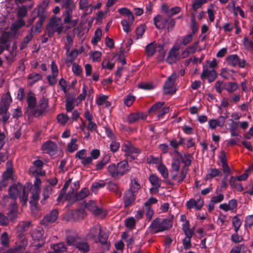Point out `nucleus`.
<instances>
[{"instance_id": "nucleus-1", "label": "nucleus", "mask_w": 253, "mask_h": 253, "mask_svg": "<svg viewBox=\"0 0 253 253\" xmlns=\"http://www.w3.org/2000/svg\"><path fill=\"white\" fill-rule=\"evenodd\" d=\"M107 171L112 177L117 179L126 174L130 171L127 161H121L117 164H111L107 167Z\"/></svg>"}, {"instance_id": "nucleus-2", "label": "nucleus", "mask_w": 253, "mask_h": 253, "mask_svg": "<svg viewBox=\"0 0 253 253\" xmlns=\"http://www.w3.org/2000/svg\"><path fill=\"white\" fill-rule=\"evenodd\" d=\"M107 171L112 177L117 179L126 174L130 171L127 161H121L117 164H111L107 167Z\"/></svg>"}, {"instance_id": "nucleus-3", "label": "nucleus", "mask_w": 253, "mask_h": 253, "mask_svg": "<svg viewBox=\"0 0 253 253\" xmlns=\"http://www.w3.org/2000/svg\"><path fill=\"white\" fill-rule=\"evenodd\" d=\"M122 150L126 153L127 160L130 161L135 159L137 155L140 153V150L133 146L129 142H126L122 145Z\"/></svg>"}, {"instance_id": "nucleus-4", "label": "nucleus", "mask_w": 253, "mask_h": 253, "mask_svg": "<svg viewBox=\"0 0 253 253\" xmlns=\"http://www.w3.org/2000/svg\"><path fill=\"white\" fill-rule=\"evenodd\" d=\"M176 80V75L172 74L168 78L163 86V93L165 95H172L176 92V89L174 87Z\"/></svg>"}, {"instance_id": "nucleus-5", "label": "nucleus", "mask_w": 253, "mask_h": 253, "mask_svg": "<svg viewBox=\"0 0 253 253\" xmlns=\"http://www.w3.org/2000/svg\"><path fill=\"white\" fill-rule=\"evenodd\" d=\"M89 194V190L87 188L85 187L81 189L79 193H74L70 194L68 193L66 196V199L68 200L72 201L73 202L77 201L82 200L87 197Z\"/></svg>"}, {"instance_id": "nucleus-6", "label": "nucleus", "mask_w": 253, "mask_h": 253, "mask_svg": "<svg viewBox=\"0 0 253 253\" xmlns=\"http://www.w3.org/2000/svg\"><path fill=\"white\" fill-rule=\"evenodd\" d=\"M49 0H44L42 3L39 5L34 9L35 11L37 10V17L40 19L45 20L47 17L46 9L48 7Z\"/></svg>"}, {"instance_id": "nucleus-7", "label": "nucleus", "mask_w": 253, "mask_h": 253, "mask_svg": "<svg viewBox=\"0 0 253 253\" xmlns=\"http://www.w3.org/2000/svg\"><path fill=\"white\" fill-rule=\"evenodd\" d=\"M59 212L56 210H53L45 215L41 221V224L47 226L49 224L54 222L58 216Z\"/></svg>"}, {"instance_id": "nucleus-8", "label": "nucleus", "mask_w": 253, "mask_h": 253, "mask_svg": "<svg viewBox=\"0 0 253 253\" xmlns=\"http://www.w3.org/2000/svg\"><path fill=\"white\" fill-rule=\"evenodd\" d=\"M216 77L217 73L214 69L209 70L205 66H203V71L201 74V79L202 80L208 79L209 83H211L215 80Z\"/></svg>"}, {"instance_id": "nucleus-9", "label": "nucleus", "mask_w": 253, "mask_h": 253, "mask_svg": "<svg viewBox=\"0 0 253 253\" xmlns=\"http://www.w3.org/2000/svg\"><path fill=\"white\" fill-rule=\"evenodd\" d=\"M48 107V101L42 97L39 101V104L37 109H35L33 114L35 117H38L41 116Z\"/></svg>"}, {"instance_id": "nucleus-10", "label": "nucleus", "mask_w": 253, "mask_h": 253, "mask_svg": "<svg viewBox=\"0 0 253 253\" xmlns=\"http://www.w3.org/2000/svg\"><path fill=\"white\" fill-rule=\"evenodd\" d=\"M176 152L177 154L174 156L178 158V160H179L180 162L181 161V163L184 164V167L183 168H188L191 165L192 160L193 159L192 156L189 153L182 154L179 152Z\"/></svg>"}, {"instance_id": "nucleus-11", "label": "nucleus", "mask_w": 253, "mask_h": 253, "mask_svg": "<svg viewBox=\"0 0 253 253\" xmlns=\"http://www.w3.org/2000/svg\"><path fill=\"white\" fill-rule=\"evenodd\" d=\"M84 117L88 121V124L86 126L87 129L91 132H98L97 126L96 123L93 122V116L90 112L87 110L84 114Z\"/></svg>"}, {"instance_id": "nucleus-12", "label": "nucleus", "mask_w": 253, "mask_h": 253, "mask_svg": "<svg viewBox=\"0 0 253 253\" xmlns=\"http://www.w3.org/2000/svg\"><path fill=\"white\" fill-rule=\"evenodd\" d=\"M173 215L170 214L168 218L163 219L161 223L159 222V232L171 228L173 225Z\"/></svg>"}, {"instance_id": "nucleus-13", "label": "nucleus", "mask_w": 253, "mask_h": 253, "mask_svg": "<svg viewBox=\"0 0 253 253\" xmlns=\"http://www.w3.org/2000/svg\"><path fill=\"white\" fill-rule=\"evenodd\" d=\"M25 187V186L23 187L22 185L19 183L11 185L8 189L10 197L15 199L18 197V195L23 190Z\"/></svg>"}, {"instance_id": "nucleus-14", "label": "nucleus", "mask_w": 253, "mask_h": 253, "mask_svg": "<svg viewBox=\"0 0 253 253\" xmlns=\"http://www.w3.org/2000/svg\"><path fill=\"white\" fill-rule=\"evenodd\" d=\"M147 115L141 112L130 113L127 117V121L129 124H133L139 119L144 120L147 118Z\"/></svg>"}, {"instance_id": "nucleus-15", "label": "nucleus", "mask_w": 253, "mask_h": 253, "mask_svg": "<svg viewBox=\"0 0 253 253\" xmlns=\"http://www.w3.org/2000/svg\"><path fill=\"white\" fill-rule=\"evenodd\" d=\"M204 205L203 199H199L197 200L194 199H191L187 201L186 206L188 209L191 210L195 208L197 210H200Z\"/></svg>"}, {"instance_id": "nucleus-16", "label": "nucleus", "mask_w": 253, "mask_h": 253, "mask_svg": "<svg viewBox=\"0 0 253 253\" xmlns=\"http://www.w3.org/2000/svg\"><path fill=\"white\" fill-rule=\"evenodd\" d=\"M32 238L34 241H37L39 243L36 245L37 247L41 248L44 243L43 237V230L42 228L37 229L32 234Z\"/></svg>"}, {"instance_id": "nucleus-17", "label": "nucleus", "mask_w": 253, "mask_h": 253, "mask_svg": "<svg viewBox=\"0 0 253 253\" xmlns=\"http://www.w3.org/2000/svg\"><path fill=\"white\" fill-rule=\"evenodd\" d=\"M57 148V144L51 140L46 141L42 144V150L49 155H53Z\"/></svg>"}, {"instance_id": "nucleus-18", "label": "nucleus", "mask_w": 253, "mask_h": 253, "mask_svg": "<svg viewBox=\"0 0 253 253\" xmlns=\"http://www.w3.org/2000/svg\"><path fill=\"white\" fill-rule=\"evenodd\" d=\"M238 206L237 201L235 199H232L229 201L228 203H224L221 204L219 208L224 211H233L237 209Z\"/></svg>"}, {"instance_id": "nucleus-19", "label": "nucleus", "mask_w": 253, "mask_h": 253, "mask_svg": "<svg viewBox=\"0 0 253 253\" xmlns=\"http://www.w3.org/2000/svg\"><path fill=\"white\" fill-rule=\"evenodd\" d=\"M135 200V194L130 191L126 190L125 193L123 198V201L125 208L129 207Z\"/></svg>"}, {"instance_id": "nucleus-20", "label": "nucleus", "mask_w": 253, "mask_h": 253, "mask_svg": "<svg viewBox=\"0 0 253 253\" xmlns=\"http://www.w3.org/2000/svg\"><path fill=\"white\" fill-rule=\"evenodd\" d=\"M58 26L55 16L52 17L50 22L46 25V32L49 38H51L55 32V27Z\"/></svg>"}, {"instance_id": "nucleus-21", "label": "nucleus", "mask_w": 253, "mask_h": 253, "mask_svg": "<svg viewBox=\"0 0 253 253\" xmlns=\"http://www.w3.org/2000/svg\"><path fill=\"white\" fill-rule=\"evenodd\" d=\"M42 76L36 72H32L27 76L28 84L30 86H32L35 83L42 80Z\"/></svg>"}, {"instance_id": "nucleus-22", "label": "nucleus", "mask_w": 253, "mask_h": 253, "mask_svg": "<svg viewBox=\"0 0 253 253\" xmlns=\"http://www.w3.org/2000/svg\"><path fill=\"white\" fill-rule=\"evenodd\" d=\"M80 240L75 233L69 232L67 233L66 241L69 246H76Z\"/></svg>"}, {"instance_id": "nucleus-23", "label": "nucleus", "mask_w": 253, "mask_h": 253, "mask_svg": "<svg viewBox=\"0 0 253 253\" xmlns=\"http://www.w3.org/2000/svg\"><path fill=\"white\" fill-rule=\"evenodd\" d=\"M18 211V206L15 202L11 203L8 208V217L10 220H13L17 217Z\"/></svg>"}, {"instance_id": "nucleus-24", "label": "nucleus", "mask_w": 253, "mask_h": 253, "mask_svg": "<svg viewBox=\"0 0 253 253\" xmlns=\"http://www.w3.org/2000/svg\"><path fill=\"white\" fill-rule=\"evenodd\" d=\"M149 179L153 186V187L150 189V192L151 194H153L158 191V177L156 174H152L150 175Z\"/></svg>"}, {"instance_id": "nucleus-25", "label": "nucleus", "mask_w": 253, "mask_h": 253, "mask_svg": "<svg viewBox=\"0 0 253 253\" xmlns=\"http://www.w3.org/2000/svg\"><path fill=\"white\" fill-rule=\"evenodd\" d=\"M34 36L33 34V27H32L28 31V34L24 38L23 41L20 43V48L23 50L25 48L28 44L30 42Z\"/></svg>"}, {"instance_id": "nucleus-26", "label": "nucleus", "mask_w": 253, "mask_h": 253, "mask_svg": "<svg viewBox=\"0 0 253 253\" xmlns=\"http://www.w3.org/2000/svg\"><path fill=\"white\" fill-rule=\"evenodd\" d=\"M27 241L26 240H22L19 245L13 249L9 250V253H22L25 249V247L27 246Z\"/></svg>"}, {"instance_id": "nucleus-27", "label": "nucleus", "mask_w": 253, "mask_h": 253, "mask_svg": "<svg viewBox=\"0 0 253 253\" xmlns=\"http://www.w3.org/2000/svg\"><path fill=\"white\" fill-rule=\"evenodd\" d=\"M238 88L239 85L236 82H225L222 86V89L229 93L235 92Z\"/></svg>"}, {"instance_id": "nucleus-28", "label": "nucleus", "mask_w": 253, "mask_h": 253, "mask_svg": "<svg viewBox=\"0 0 253 253\" xmlns=\"http://www.w3.org/2000/svg\"><path fill=\"white\" fill-rule=\"evenodd\" d=\"M31 193V198L32 199L29 202V203L31 206H34L36 208L38 207V202L40 198V189H34Z\"/></svg>"}, {"instance_id": "nucleus-29", "label": "nucleus", "mask_w": 253, "mask_h": 253, "mask_svg": "<svg viewBox=\"0 0 253 253\" xmlns=\"http://www.w3.org/2000/svg\"><path fill=\"white\" fill-rule=\"evenodd\" d=\"M27 102L28 107L31 109H35L37 104V99L31 91L27 94Z\"/></svg>"}, {"instance_id": "nucleus-30", "label": "nucleus", "mask_w": 253, "mask_h": 253, "mask_svg": "<svg viewBox=\"0 0 253 253\" xmlns=\"http://www.w3.org/2000/svg\"><path fill=\"white\" fill-rule=\"evenodd\" d=\"M79 54L78 50L74 48L68 54V57L65 60V63L69 66L76 59Z\"/></svg>"}, {"instance_id": "nucleus-31", "label": "nucleus", "mask_w": 253, "mask_h": 253, "mask_svg": "<svg viewBox=\"0 0 253 253\" xmlns=\"http://www.w3.org/2000/svg\"><path fill=\"white\" fill-rule=\"evenodd\" d=\"M107 188L109 190L114 192L118 197L121 196L122 192L117 183L110 181L107 184Z\"/></svg>"}, {"instance_id": "nucleus-32", "label": "nucleus", "mask_w": 253, "mask_h": 253, "mask_svg": "<svg viewBox=\"0 0 253 253\" xmlns=\"http://www.w3.org/2000/svg\"><path fill=\"white\" fill-rule=\"evenodd\" d=\"M62 7L65 8V11H73L76 7V4L73 0H62Z\"/></svg>"}, {"instance_id": "nucleus-33", "label": "nucleus", "mask_w": 253, "mask_h": 253, "mask_svg": "<svg viewBox=\"0 0 253 253\" xmlns=\"http://www.w3.org/2000/svg\"><path fill=\"white\" fill-rule=\"evenodd\" d=\"M226 61L228 65L236 67L239 64V57L237 54H232L226 57Z\"/></svg>"}, {"instance_id": "nucleus-34", "label": "nucleus", "mask_w": 253, "mask_h": 253, "mask_svg": "<svg viewBox=\"0 0 253 253\" xmlns=\"http://www.w3.org/2000/svg\"><path fill=\"white\" fill-rule=\"evenodd\" d=\"M72 216L75 220H80L85 216V210L83 209L80 208L77 209L72 212Z\"/></svg>"}, {"instance_id": "nucleus-35", "label": "nucleus", "mask_w": 253, "mask_h": 253, "mask_svg": "<svg viewBox=\"0 0 253 253\" xmlns=\"http://www.w3.org/2000/svg\"><path fill=\"white\" fill-rule=\"evenodd\" d=\"M157 44L156 42H152L145 47V52L149 57L153 56L156 52Z\"/></svg>"}, {"instance_id": "nucleus-36", "label": "nucleus", "mask_w": 253, "mask_h": 253, "mask_svg": "<svg viewBox=\"0 0 253 253\" xmlns=\"http://www.w3.org/2000/svg\"><path fill=\"white\" fill-rule=\"evenodd\" d=\"M105 185L106 183L104 180L94 181L91 184V190L92 192L96 194L99 189L104 188Z\"/></svg>"}, {"instance_id": "nucleus-37", "label": "nucleus", "mask_w": 253, "mask_h": 253, "mask_svg": "<svg viewBox=\"0 0 253 253\" xmlns=\"http://www.w3.org/2000/svg\"><path fill=\"white\" fill-rule=\"evenodd\" d=\"M76 248L79 251L83 253H86L89 250V246L87 242H82L79 240L76 245Z\"/></svg>"}, {"instance_id": "nucleus-38", "label": "nucleus", "mask_w": 253, "mask_h": 253, "mask_svg": "<svg viewBox=\"0 0 253 253\" xmlns=\"http://www.w3.org/2000/svg\"><path fill=\"white\" fill-rule=\"evenodd\" d=\"M140 188L141 186L137 178H133L131 179L130 188L127 190L135 194Z\"/></svg>"}, {"instance_id": "nucleus-39", "label": "nucleus", "mask_w": 253, "mask_h": 253, "mask_svg": "<svg viewBox=\"0 0 253 253\" xmlns=\"http://www.w3.org/2000/svg\"><path fill=\"white\" fill-rule=\"evenodd\" d=\"M78 139L77 138H72L70 142L68 144L67 149L70 153H73L78 149V145L76 143Z\"/></svg>"}, {"instance_id": "nucleus-40", "label": "nucleus", "mask_w": 253, "mask_h": 253, "mask_svg": "<svg viewBox=\"0 0 253 253\" xmlns=\"http://www.w3.org/2000/svg\"><path fill=\"white\" fill-rule=\"evenodd\" d=\"M22 192V195L20 197V201L23 206H26L28 201L29 189L25 187Z\"/></svg>"}, {"instance_id": "nucleus-41", "label": "nucleus", "mask_w": 253, "mask_h": 253, "mask_svg": "<svg viewBox=\"0 0 253 253\" xmlns=\"http://www.w3.org/2000/svg\"><path fill=\"white\" fill-rule=\"evenodd\" d=\"M52 188L50 186H46L42 191L43 198L41 201V203L44 205L46 203V200L48 199L49 195L51 194Z\"/></svg>"}, {"instance_id": "nucleus-42", "label": "nucleus", "mask_w": 253, "mask_h": 253, "mask_svg": "<svg viewBox=\"0 0 253 253\" xmlns=\"http://www.w3.org/2000/svg\"><path fill=\"white\" fill-rule=\"evenodd\" d=\"M108 235L105 232H103L101 228L99 229L98 234V241L102 245H107Z\"/></svg>"}, {"instance_id": "nucleus-43", "label": "nucleus", "mask_w": 253, "mask_h": 253, "mask_svg": "<svg viewBox=\"0 0 253 253\" xmlns=\"http://www.w3.org/2000/svg\"><path fill=\"white\" fill-rule=\"evenodd\" d=\"M192 34H190L186 36L181 37V39L178 41V43L180 45L185 46L192 41Z\"/></svg>"}, {"instance_id": "nucleus-44", "label": "nucleus", "mask_w": 253, "mask_h": 253, "mask_svg": "<svg viewBox=\"0 0 253 253\" xmlns=\"http://www.w3.org/2000/svg\"><path fill=\"white\" fill-rule=\"evenodd\" d=\"M110 158L109 156H105L102 160L96 165L95 170L102 169L109 162Z\"/></svg>"}, {"instance_id": "nucleus-45", "label": "nucleus", "mask_w": 253, "mask_h": 253, "mask_svg": "<svg viewBox=\"0 0 253 253\" xmlns=\"http://www.w3.org/2000/svg\"><path fill=\"white\" fill-rule=\"evenodd\" d=\"M102 36V30L100 28H97L94 33V36L91 39L92 44H96L101 40Z\"/></svg>"}, {"instance_id": "nucleus-46", "label": "nucleus", "mask_w": 253, "mask_h": 253, "mask_svg": "<svg viewBox=\"0 0 253 253\" xmlns=\"http://www.w3.org/2000/svg\"><path fill=\"white\" fill-rule=\"evenodd\" d=\"M0 243L3 247L8 248L9 244V239L7 232H3L0 237Z\"/></svg>"}, {"instance_id": "nucleus-47", "label": "nucleus", "mask_w": 253, "mask_h": 253, "mask_svg": "<svg viewBox=\"0 0 253 253\" xmlns=\"http://www.w3.org/2000/svg\"><path fill=\"white\" fill-rule=\"evenodd\" d=\"M148 114L150 117L156 115L158 117V102H156L148 110Z\"/></svg>"}, {"instance_id": "nucleus-48", "label": "nucleus", "mask_w": 253, "mask_h": 253, "mask_svg": "<svg viewBox=\"0 0 253 253\" xmlns=\"http://www.w3.org/2000/svg\"><path fill=\"white\" fill-rule=\"evenodd\" d=\"M199 42H195L194 44L189 46L183 51V54L188 56L190 54H192L195 52L197 46Z\"/></svg>"}, {"instance_id": "nucleus-49", "label": "nucleus", "mask_w": 253, "mask_h": 253, "mask_svg": "<svg viewBox=\"0 0 253 253\" xmlns=\"http://www.w3.org/2000/svg\"><path fill=\"white\" fill-rule=\"evenodd\" d=\"M152 234L158 233V217L156 218L149 226Z\"/></svg>"}, {"instance_id": "nucleus-50", "label": "nucleus", "mask_w": 253, "mask_h": 253, "mask_svg": "<svg viewBox=\"0 0 253 253\" xmlns=\"http://www.w3.org/2000/svg\"><path fill=\"white\" fill-rule=\"evenodd\" d=\"M69 119V117L67 115H65L63 114H58L57 116V120L58 123L61 125H65Z\"/></svg>"}, {"instance_id": "nucleus-51", "label": "nucleus", "mask_w": 253, "mask_h": 253, "mask_svg": "<svg viewBox=\"0 0 253 253\" xmlns=\"http://www.w3.org/2000/svg\"><path fill=\"white\" fill-rule=\"evenodd\" d=\"M180 166V162L179 161V160H178V158H177L175 156L172 159V162H171L172 169L174 171L177 172L179 170Z\"/></svg>"}, {"instance_id": "nucleus-52", "label": "nucleus", "mask_w": 253, "mask_h": 253, "mask_svg": "<svg viewBox=\"0 0 253 253\" xmlns=\"http://www.w3.org/2000/svg\"><path fill=\"white\" fill-rule=\"evenodd\" d=\"M246 249V246L244 244H240L233 247L230 253H240L242 251H245Z\"/></svg>"}, {"instance_id": "nucleus-53", "label": "nucleus", "mask_w": 253, "mask_h": 253, "mask_svg": "<svg viewBox=\"0 0 253 253\" xmlns=\"http://www.w3.org/2000/svg\"><path fill=\"white\" fill-rule=\"evenodd\" d=\"M138 87L144 90H151L154 88V86L152 84L144 82L139 83L138 84Z\"/></svg>"}, {"instance_id": "nucleus-54", "label": "nucleus", "mask_w": 253, "mask_h": 253, "mask_svg": "<svg viewBox=\"0 0 253 253\" xmlns=\"http://www.w3.org/2000/svg\"><path fill=\"white\" fill-rule=\"evenodd\" d=\"M227 129L229 130H238V123L234 122L232 119H229L227 123Z\"/></svg>"}, {"instance_id": "nucleus-55", "label": "nucleus", "mask_w": 253, "mask_h": 253, "mask_svg": "<svg viewBox=\"0 0 253 253\" xmlns=\"http://www.w3.org/2000/svg\"><path fill=\"white\" fill-rule=\"evenodd\" d=\"M145 25H141L135 29V33L136 35V38H135L136 40L142 37L145 31Z\"/></svg>"}, {"instance_id": "nucleus-56", "label": "nucleus", "mask_w": 253, "mask_h": 253, "mask_svg": "<svg viewBox=\"0 0 253 253\" xmlns=\"http://www.w3.org/2000/svg\"><path fill=\"white\" fill-rule=\"evenodd\" d=\"M125 225L126 227L133 229L135 225V220L134 218L130 217L126 218L125 221Z\"/></svg>"}, {"instance_id": "nucleus-57", "label": "nucleus", "mask_w": 253, "mask_h": 253, "mask_svg": "<svg viewBox=\"0 0 253 253\" xmlns=\"http://www.w3.org/2000/svg\"><path fill=\"white\" fill-rule=\"evenodd\" d=\"M159 172L165 179L168 178L169 175L168 170L166 167L160 163H159Z\"/></svg>"}, {"instance_id": "nucleus-58", "label": "nucleus", "mask_w": 253, "mask_h": 253, "mask_svg": "<svg viewBox=\"0 0 253 253\" xmlns=\"http://www.w3.org/2000/svg\"><path fill=\"white\" fill-rule=\"evenodd\" d=\"M72 71L76 76H80L82 73V68L81 66L74 63L72 66Z\"/></svg>"}, {"instance_id": "nucleus-59", "label": "nucleus", "mask_w": 253, "mask_h": 253, "mask_svg": "<svg viewBox=\"0 0 253 253\" xmlns=\"http://www.w3.org/2000/svg\"><path fill=\"white\" fill-rule=\"evenodd\" d=\"M96 203L93 201H89L88 203H85V207L88 211L93 212L96 207Z\"/></svg>"}, {"instance_id": "nucleus-60", "label": "nucleus", "mask_w": 253, "mask_h": 253, "mask_svg": "<svg viewBox=\"0 0 253 253\" xmlns=\"http://www.w3.org/2000/svg\"><path fill=\"white\" fill-rule=\"evenodd\" d=\"M121 23L122 25L123 30L128 33L131 31L129 24L127 20L123 19L121 21Z\"/></svg>"}, {"instance_id": "nucleus-61", "label": "nucleus", "mask_w": 253, "mask_h": 253, "mask_svg": "<svg viewBox=\"0 0 253 253\" xmlns=\"http://www.w3.org/2000/svg\"><path fill=\"white\" fill-rule=\"evenodd\" d=\"M135 98V97L134 96L130 94L127 95L124 100L125 104L128 107L130 106L134 101Z\"/></svg>"}, {"instance_id": "nucleus-62", "label": "nucleus", "mask_w": 253, "mask_h": 253, "mask_svg": "<svg viewBox=\"0 0 253 253\" xmlns=\"http://www.w3.org/2000/svg\"><path fill=\"white\" fill-rule=\"evenodd\" d=\"M220 174V170L218 169H215V168H211L209 171L208 174L209 175L211 178H213L216 176H217Z\"/></svg>"}, {"instance_id": "nucleus-63", "label": "nucleus", "mask_w": 253, "mask_h": 253, "mask_svg": "<svg viewBox=\"0 0 253 253\" xmlns=\"http://www.w3.org/2000/svg\"><path fill=\"white\" fill-rule=\"evenodd\" d=\"M244 240L242 236L239 235L238 233H235L231 235V240L235 243H239Z\"/></svg>"}, {"instance_id": "nucleus-64", "label": "nucleus", "mask_w": 253, "mask_h": 253, "mask_svg": "<svg viewBox=\"0 0 253 253\" xmlns=\"http://www.w3.org/2000/svg\"><path fill=\"white\" fill-rule=\"evenodd\" d=\"M245 225L251 227L253 226V214L245 217Z\"/></svg>"}]
</instances>
